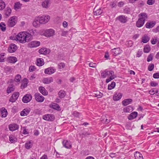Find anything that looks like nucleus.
Masks as SVG:
<instances>
[{"label": "nucleus", "mask_w": 159, "mask_h": 159, "mask_svg": "<svg viewBox=\"0 0 159 159\" xmlns=\"http://www.w3.org/2000/svg\"><path fill=\"white\" fill-rule=\"evenodd\" d=\"M26 33V31H22L19 33L16 36V40L22 43H25L26 42H30Z\"/></svg>", "instance_id": "obj_1"}, {"label": "nucleus", "mask_w": 159, "mask_h": 159, "mask_svg": "<svg viewBox=\"0 0 159 159\" xmlns=\"http://www.w3.org/2000/svg\"><path fill=\"white\" fill-rule=\"evenodd\" d=\"M38 17L39 23L42 24H44L47 23L50 18V16L48 15L39 16Z\"/></svg>", "instance_id": "obj_2"}, {"label": "nucleus", "mask_w": 159, "mask_h": 159, "mask_svg": "<svg viewBox=\"0 0 159 159\" xmlns=\"http://www.w3.org/2000/svg\"><path fill=\"white\" fill-rule=\"evenodd\" d=\"M26 32L27 36L28 39L29 41L33 39V36L36 35L37 34V32L36 30H33L30 29L28 30V32Z\"/></svg>", "instance_id": "obj_3"}, {"label": "nucleus", "mask_w": 159, "mask_h": 159, "mask_svg": "<svg viewBox=\"0 0 159 159\" xmlns=\"http://www.w3.org/2000/svg\"><path fill=\"white\" fill-rule=\"evenodd\" d=\"M43 119L48 121H52L55 120V117L53 114H48L43 115Z\"/></svg>", "instance_id": "obj_4"}, {"label": "nucleus", "mask_w": 159, "mask_h": 159, "mask_svg": "<svg viewBox=\"0 0 159 159\" xmlns=\"http://www.w3.org/2000/svg\"><path fill=\"white\" fill-rule=\"evenodd\" d=\"M32 96L30 94H27L25 95L22 99V102L25 103L29 102L32 99Z\"/></svg>", "instance_id": "obj_5"}, {"label": "nucleus", "mask_w": 159, "mask_h": 159, "mask_svg": "<svg viewBox=\"0 0 159 159\" xmlns=\"http://www.w3.org/2000/svg\"><path fill=\"white\" fill-rule=\"evenodd\" d=\"M16 16H13L10 17L8 21L7 25L9 27H12L16 24V22L15 20Z\"/></svg>", "instance_id": "obj_6"}, {"label": "nucleus", "mask_w": 159, "mask_h": 159, "mask_svg": "<svg viewBox=\"0 0 159 159\" xmlns=\"http://www.w3.org/2000/svg\"><path fill=\"white\" fill-rule=\"evenodd\" d=\"M34 96L36 100L38 102H42L44 100V97L38 93H36L34 94Z\"/></svg>", "instance_id": "obj_7"}, {"label": "nucleus", "mask_w": 159, "mask_h": 159, "mask_svg": "<svg viewBox=\"0 0 159 159\" xmlns=\"http://www.w3.org/2000/svg\"><path fill=\"white\" fill-rule=\"evenodd\" d=\"M40 42L37 41H34L29 43L28 46L30 48H33L39 46L40 45Z\"/></svg>", "instance_id": "obj_8"}, {"label": "nucleus", "mask_w": 159, "mask_h": 159, "mask_svg": "<svg viewBox=\"0 0 159 159\" xmlns=\"http://www.w3.org/2000/svg\"><path fill=\"white\" fill-rule=\"evenodd\" d=\"M55 33V31L52 29H49L45 31L44 35L47 37H50L53 36Z\"/></svg>", "instance_id": "obj_9"}, {"label": "nucleus", "mask_w": 159, "mask_h": 159, "mask_svg": "<svg viewBox=\"0 0 159 159\" xmlns=\"http://www.w3.org/2000/svg\"><path fill=\"white\" fill-rule=\"evenodd\" d=\"M19 94V93L18 92H15L10 98L9 101L12 102H15L18 98Z\"/></svg>", "instance_id": "obj_10"}, {"label": "nucleus", "mask_w": 159, "mask_h": 159, "mask_svg": "<svg viewBox=\"0 0 159 159\" xmlns=\"http://www.w3.org/2000/svg\"><path fill=\"white\" fill-rule=\"evenodd\" d=\"M56 71V69L52 67H50L45 69L44 70V73L46 74L51 75Z\"/></svg>", "instance_id": "obj_11"}, {"label": "nucleus", "mask_w": 159, "mask_h": 159, "mask_svg": "<svg viewBox=\"0 0 159 159\" xmlns=\"http://www.w3.org/2000/svg\"><path fill=\"white\" fill-rule=\"evenodd\" d=\"M139 18L143 20L145 22L146 20L148 19V14L145 12H142L138 15Z\"/></svg>", "instance_id": "obj_12"}, {"label": "nucleus", "mask_w": 159, "mask_h": 159, "mask_svg": "<svg viewBox=\"0 0 159 159\" xmlns=\"http://www.w3.org/2000/svg\"><path fill=\"white\" fill-rule=\"evenodd\" d=\"M111 72L114 71L112 70L106 69L101 73V76L103 78H105L107 76H109L110 75H111L110 74H111L110 72L111 73Z\"/></svg>", "instance_id": "obj_13"}, {"label": "nucleus", "mask_w": 159, "mask_h": 159, "mask_svg": "<svg viewBox=\"0 0 159 159\" xmlns=\"http://www.w3.org/2000/svg\"><path fill=\"white\" fill-rule=\"evenodd\" d=\"M17 49V47L15 44H11L8 48V52L10 53H12L15 52Z\"/></svg>", "instance_id": "obj_14"}, {"label": "nucleus", "mask_w": 159, "mask_h": 159, "mask_svg": "<svg viewBox=\"0 0 159 159\" xmlns=\"http://www.w3.org/2000/svg\"><path fill=\"white\" fill-rule=\"evenodd\" d=\"M116 19L118 20L120 22L123 23H125L127 21V17L123 15L118 16L116 18Z\"/></svg>", "instance_id": "obj_15"}, {"label": "nucleus", "mask_w": 159, "mask_h": 159, "mask_svg": "<svg viewBox=\"0 0 159 159\" xmlns=\"http://www.w3.org/2000/svg\"><path fill=\"white\" fill-rule=\"evenodd\" d=\"M122 94L120 93L116 92L113 96V99L114 101H118L122 98Z\"/></svg>", "instance_id": "obj_16"}, {"label": "nucleus", "mask_w": 159, "mask_h": 159, "mask_svg": "<svg viewBox=\"0 0 159 159\" xmlns=\"http://www.w3.org/2000/svg\"><path fill=\"white\" fill-rule=\"evenodd\" d=\"M31 109L30 108H26L24 109L20 112V115L21 116H24L27 115L30 112Z\"/></svg>", "instance_id": "obj_17"}, {"label": "nucleus", "mask_w": 159, "mask_h": 159, "mask_svg": "<svg viewBox=\"0 0 159 159\" xmlns=\"http://www.w3.org/2000/svg\"><path fill=\"white\" fill-rule=\"evenodd\" d=\"M156 22L155 21H151L146 23L145 25V27L148 29L153 28L156 25Z\"/></svg>", "instance_id": "obj_18"}, {"label": "nucleus", "mask_w": 159, "mask_h": 159, "mask_svg": "<svg viewBox=\"0 0 159 159\" xmlns=\"http://www.w3.org/2000/svg\"><path fill=\"white\" fill-rule=\"evenodd\" d=\"M62 144L64 147L67 149L70 148L72 147L70 142L68 140H63L62 142Z\"/></svg>", "instance_id": "obj_19"}, {"label": "nucleus", "mask_w": 159, "mask_h": 159, "mask_svg": "<svg viewBox=\"0 0 159 159\" xmlns=\"http://www.w3.org/2000/svg\"><path fill=\"white\" fill-rule=\"evenodd\" d=\"M53 80L52 77L44 78L43 80V82L45 84H49L53 81Z\"/></svg>", "instance_id": "obj_20"}, {"label": "nucleus", "mask_w": 159, "mask_h": 159, "mask_svg": "<svg viewBox=\"0 0 159 159\" xmlns=\"http://www.w3.org/2000/svg\"><path fill=\"white\" fill-rule=\"evenodd\" d=\"M39 53L43 54H46L49 53L50 52V50L47 49L46 48H42L39 50Z\"/></svg>", "instance_id": "obj_21"}, {"label": "nucleus", "mask_w": 159, "mask_h": 159, "mask_svg": "<svg viewBox=\"0 0 159 159\" xmlns=\"http://www.w3.org/2000/svg\"><path fill=\"white\" fill-rule=\"evenodd\" d=\"M19 128L18 125L15 124H12L9 125V128L10 131H14L17 129Z\"/></svg>", "instance_id": "obj_22"}, {"label": "nucleus", "mask_w": 159, "mask_h": 159, "mask_svg": "<svg viewBox=\"0 0 159 159\" xmlns=\"http://www.w3.org/2000/svg\"><path fill=\"white\" fill-rule=\"evenodd\" d=\"M39 90L43 95L46 96L48 94V92L42 86H41L39 87Z\"/></svg>", "instance_id": "obj_23"}, {"label": "nucleus", "mask_w": 159, "mask_h": 159, "mask_svg": "<svg viewBox=\"0 0 159 159\" xmlns=\"http://www.w3.org/2000/svg\"><path fill=\"white\" fill-rule=\"evenodd\" d=\"M145 22L144 21L142 20L139 18L136 22V26L139 28L142 27L143 25Z\"/></svg>", "instance_id": "obj_24"}, {"label": "nucleus", "mask_w": 159, "mask_h": 159, "mask_svg": "<svg viewBox=\"0 0 159 159\" xmlns=\"http://www.w3.org/2000/svg\"><path fill=\"white\" fill-rule=\"evenodd\" d=\"M1 114L2 117H5L7 115V110L4 107H2L0 110Z\"/></svg>", "instance_id": "obj_25"}, {"label": "nucleus", "mask_w": 159, "mask_h": 159, "mask_svg": "<svg viewBox=\"0 0 159 159\" xmlns=\"http://www.w3.org/2000/svg\"><path fill=\"white\" fill-rule=\"evenodd\" d=\"M28 83V80L26 78H24L22 82L20 88L21 89H24L27 87Z\"/></svg>", "instance_id": "obj_26"}, {"label": "nucleus", "mask_w": 159, "mask_h": 159, "mask_svg": "<svg viewBox=\"0 0 159 159\" xmlns=\"http://www.w3.org/2000/svg\"><path fill=\"white\" fill-rule=\"evenodd\" d=\"M132 101L133 100L131 99H126L122 101V104L123 106H126L130 104Z\"/></svg>", "instance_id": "obj_27"}, {"label": "nucleus", "mask_w": 159, "mask_h": 159, "mask_svg": "<svg viewBox=\"0 0 159 159\" xmlns=\"http://www.w3.org/2000/svg\"><path fill=\"white\" fill-rule=\"evenodd\" d=\"M50 4V0H45L42 3V6L43 8H48V5Z\"/></svg>", "instance_id": "obj_28"}, {"label": "nucleus", "mask_w": 159, "mask_h": 159, "mask_svg": "<svg viewBox=\"0 0 159 159\" xmlns=\"http://www.w3.org/2000/svg\"><path fill=\"white\" fill-rule=\"evenodd\" d=\"M110 73L111 74H110L111 75H110L109 76H110V77L107 78L106 80V82L107 83L109 82L116 77V76L114 75V72H111V73L110 72Z\"/></svg>", "instance_id": "obj_29"}, {"label": "nucleus", "mask_w": 159, "mask_h": 159, "mask_svg": "<svg viewBox=\"0 0 159 159\" xmlns=\"http://www.w3.org/2000/svg\"><path fill=\"white\" fill-rule=\"evenodd\" d=\"M138 115V113L136 111H134L130 114L128 116V119L129 120H132L136 118Z\"/></svg>", "instance_id": "obj_30"}, {"label": "nucleus", "mask_w": 159, "mask_h": 159, "mask_svg": "<svg viewBox=\"0 0 159 159\" xmlns=\"http://www.w3.org/2000/svg\"><path fill=\"white\" fill-rule=\"evenodd\" d=\"M112 55L114 56H116L120 53V51L119 48H116L113 49L111 50Z\"/></svg>", "instance_id": "obj_31"}, {"label": "nucleus", "mask_w": 159, "mask_h": 159, "mask_svg": "<svg viewBox=\"0 0 159 159\" xmlns=\"http://www.w3.org/2000/svg\"><path fill=\"white\" fill-rule=\"evenodd\" d=\"M36 65L37 66H43L44 64V62L43 59L39 58L37 59L36 61Z\"/></svg>", "instance_id": "obj_32"}, {"label": "nucleus", "mask_w": 159, "mask_h": 159, "mask_svg": "<svg viewBox=\"0 0 159 159\" xmlns=\"http://www.w3.org/2000/svg\"><path fill=\"white\" fill-rule=\"evenodd\" d=\"M49 107L51 108L59 110H60V107L58 104L56 103H52L49 105Z\"/></svg>", "instance_id": "obj_33"}, {"label": "nucleus", "mask_w": 159, "mask_h": 159, "mask_svg": "<svg viewBox=\"0 0 159 159\" xmlns=\"http://www.w3.org/2000/svg\"><path fill=\"white\" fill-rule=\"evenodd\" d=\"M8 61L10 63L14 64L17 61V59L15 57H11L8 58Z\"/></svg>", "instance_id": "obj_34"}, {"label": "nucleus", "mask_w": 159, "mask_h": 159, "mask_svg": "<svg viewBox=\"0 0 159 159\" xmlns=\"http://www.w3.org/2000/svg\"><path fill=\"white\" fill-rule=\"evenodd\" d=\"M150 37L147 34H144L142 38V41L144 43H147L150 40Z\"/></svg>", "instance_id": "obj_35"}, {"label": "nucleus", "mask_w": 159, "mask_h": 159, "mask_svg": "<svg viewBox=\"0 0 159 159\" xmlns=\"http://www.w3.org/2000/svg\"><path fill=\"white\" fill-rule=\"evenodd\" d=\"M94 14L95 15H99L102 13L103 10L101 8H99L97 10L96 9V8L94 9Z\"/></svg>", "instance_id": "obj_36"}, {"label": "nucleus", "mask_w": 159, "mask_h": 159, "mask_svg": "<svg viewBox=\"0 0 159 159\" xmlns=\"http://www.w3.org/2000/svg\"><path fill=\"white\" fill-rule=\"evenodd\" d=\"M133 110V107L131 106H127L123 109V111L124 112H130Z\"/></svg>", "instance_id": "obj_37"}, {"label": "nucleus", "mask_w": 159, "mask_h": 159, "mask_svg": "<svg viewBox=\"0 0 159 159\" xmlns=\"http://www.w3.org/2000/svg\"><path fill=\"white\" fill-rule=\"evenodd\" d=\"M11 10L10 7H7L4 11V14L7 17H9L11 13Z\"/></svg>", "instance_id": "obj_38"}, {"label": "nucleus", "mask_w": 159, "mask_h": 159, "mask_svg": "<svg viewBox=\"0 0 159 159\" xmlns=\"http://www.w3.org/2000/svg\"><path fill=\"white\" fill-rule=\"evenodd\" d=\"M134 155L135 159H143L142 154L139 152H135Z\"/></svg>", "instance_id": "obj_39"}, {"label": "nucleus", "mask_w": 159, "mask_h": 159, "mask_svg": "<svg viewBox=\"0 0 159 159\" xmlns=\"http://www.w3.org/2000/svg\"><path fill=\"white\" fill-rule=\"evenodd\" d=\"M9 140L11 143H14L16 141L17 139L15 135H11L9 136Z\"/></svg>", "instance_id": "obj_40"}, {"label": "nucleus", "mask_w": 159, "mask_h": 159, "mask_svg": "<svg viewBox=\"0 0 159 159\" xmlns=\"http://www.w3.org/2000/svg\"><path fill=\"white\" fill-rule=\"evenodd\" d=\"M59 97L61 98H63L66 95L65 92L63 90H60L58 93Z\"/></svg>", "instance_id": "obj_41"}, {"label": "nucleus", "mask_w": 159, "mask_h": 159, "mask_svg": "<svg viewBox=\"0 0 159 159\" xmlns=\"http://www.w3.org/2000/svg\"><path fill=\"white\" fill-rule=\"evenodd\" d=\"M21 4L19 2H17L15 4L14 8L16 10H18L21 8Z\"/></svg>", "instance_id": "obj_42"}, {"label": "nucleus", "mask_w": 159, "mask_h": 159, "mask_svg": "<svg viewBox=\"0 0 159 159\" xmlns=\"http://www.w3.org/2000/svg\"><path fill=\"white\" fill-rule=\"evenodd\" d=\"M95 97L98 98H101L102 96V93L99 91L95 92V93H94Z\"/></svg>", "instance_id": "obj_43"}, {"label": "nucleus", "mask_w": 159, "mask_h": 159, "mask_svg": "<svg viewBox=\"0 0 159 159\" xmlns=\"http://www.w3.org/2000/svg\"><path fill=\"white\" fill-rule=\"evenodd\" d=\"M39 23L38 17V16L36 17H35L34 21L33 22V25L34 27H36L38 25Z\"/></svg>", "instance_id": "obj_44"}, {"label": "nucleus", "mask_w": 159, "mask_h": 159, "mask_svg": "<svg viewBox=\"0 0 159 159\" xmlns=\"http://www.w3.org/2000/svg\"><path fill=\"white\" fill-rule=\"evenodd\" d=\"M21 76L19 74H17L15 76L14 81L16 82H20L21 79Z\"/></svg>", "instance_id": "obj_45"}, {"label": "nucleus", "mask_w": 159, "mask_h": 159, "mask_svg": "<svg viewBox=\"0 0 159 159\" xmlns=\"http://www.w3.org/2000/svg\"><path fill=\"white\" fill-rule=\"evenodd\" d=\"M116 85L115 82H112L111 84L108 86V89L109 90H111L114 88Z\"/></svg>", "instance_id": "obj_46"}, {"label": "nucleus", "mask_w": 159, "mask_h": 159, "mask_svg": "<svg viewBox=\"0 0 159 159\" xmlns=\"http://www.w3.org/2000/svg\"><path fill=\"white\" fill-rule=\"evenodd\" d=\"M117 2L116 1H112L110 2L109 6L112 8H116L117 6Z\"/></svg>", "instance_id": "obj_47"}, {"label": "nucleus", "mask_w": 159, "mask_h": 159, "mask_svg": "<svg viewBox=\"0 0 159 159\" xmlns=\"http://www.w3.org/2000/svg\"><path fill=\"white\" fill-rule=\"evenodd\" d=\"M144 52L145 53H148L150 50V47L149 45H146L144 47L143 49Z\"/></svg>", "instance_id": "obj_48"}, {"label": "nucleus", "mask_w": 159, "mask_h": 159, "mask_svg": "<svg viewBox=\"0 0 159 159\" xmlns=\"http://www.w3.org/2000/svg\"><path fill=\"white\" fill-rule=\"evenodd\" d=\"M0 27L2 31H5L6 30V25L3 22H1L0 23Z\"/></svg>", "instance_id": "obj_49"}, {"label": "nucleus", "mask_w": 159, "mask_h": 159, "mask_svg": "<svg viewBox=\"0 0 159 159\" xmlns=\"http://www.w3.org/2000/svg\"><path fill=\"white\" fill-rule=\"evenodd\" d=\"M25 147L26 149H30L32 147V143L31 142L29 141V142H27L25 143Z\"/></svg>", "instance_id": "obj_50"}, {"label": "nucleus", "mask_w": 159, "mask_h": 159, "mask_svg": "<svg viewBox=\"0 0 159 159\" xmlns=\"http://www.w3.org/2000/svg\"><path fill=\"white\" fill-rule=\"evenodd\" d=\"M157 41V37H152L151 40V42L152 44H155Z\"/></svg>", "instance_id": "obj_51"}, {"label": "nucleus", "mask_w": 159, "mask_h": 159, "mask_svg": "<svg viewBox=\"0 0 159 159\" xmlns=\"http://www.w3.org/2000/svg\"><path fill=\"white\" fill-rule=\"evenodd\" d=\"M14 88L13 87L9 86V87H8L7 88V93L8 94L10 93H11V92H12L13 91H14Z\"/></svg>", "instance_id": "obj_52"}, {"label": "nucleus", "mask_w": 159, "mask_h": 159, "mask_svg": "<svg viewBox=\"0 0 159 159\" xmlns=\"http://www.w3.org/2000/svg\"><path fill=\"white\" fill-rule=\"evenodd\" d=\"M154 64L153 63H151L148 66V70L149 71H152L154 69Z\"/></svg>", "instance_id": "obj_53"}, {"label": "nucleus", "mask_w": 159, "mask_h": 159, "mask_svg": "<svg viewBox=\"0 0 159 159\" xmlns=\"http://www.w3.org/2000/svg\"><path fill=\"white\" fill-rule=\"evenodd\" d=\"M90 134L88 133V132L84 131L83 132L82 134H80V135L83 138L87 136Z\"/></svg>", "instance_id": "obj_54"}, {"label": "nucleus", "mask_w": 159, "mask_h": 159, "mask_svg": "<svg viewBox=\"0 0 159 159\" xmlns=\"http://www.w3.org/2000/svg\"><path fill=\"white\" fill-rule=\"evenodd\" d=\"M5 53H2L0 54V62H3L4 61Z\"/></svg>", "instance_id": "obj_55"}, {"label": "nucleus", "mask_w": 159, "mask_h": 159, "mask_svg": "<svg viewBox=\"0 0 159 159\" xmlns=\"http://www.w3.org/2000/svg\"><path fill=\"white\" fill-rule=\"evenodd\" d=\"M153 55L152 54H149L147 58V61L148 62H150L152 61L153 58Z\"/></svg>", "instance_id": "obj_56"}, {"label": "nucleus", "mask_w": 159, "mask_h": 159, "mask_svg": "<svg viewBox=\"0 0 159 159\" xmlns=\"http://www.w3.org/2000/svg\"><path fill=\"white\" fill-rule=\"evenodd\" d=\"M72 115L75 117H79L80 116V114L79 112L77 111H74L72 112Z\"/></svg>", "instance_id": "obj_57"}, {"label": "nucleus", "mask_w": 159, "mask_h": 159, "mask_svg": "<svg viewBox=\"0 0 159 159\" xmlns=\"http://www.w3.org/2000/svg\"><path fill=\"white\" fill-rule=\"evenodd\" d=\"M34 113L35 114L41 115L42 111L41 110L39 109H35L34 111Z\"/></svg>", "instance_id": "obj_58"}, {"label": "nucleus", "mask_w": 159, "mask_h": 159, "mask_svg": "<svg viewBox=\"0 0 159 159\" xmlns=\"http://www.w3.org/2000/svg\"><path fill=\"white\" fill-rule=\"evenodd\" d=\"M5 7V4L3 1H2L0 3V10L4 9Z\"/></svg>", "instance_id": "obj_59"}, {"label": "nucleus", "mask_w": 159, "mask_h": 159, "mask_svg": "<svg viewBox=\"0 0 159 159\" xmlns=\"http://www.w3.org/2000/svg\"><path fill=\"white\" fill-rule=\"evenodd\" d=\"M36 68L34 66H30L29 68V71L31 72L34 71Z\"/></svg>", "instance_id": "obj_60"}, {"label": "nucleus", "mask_w": 159, "mask_h": 159, "mask_svg": "<svg viewBox=\"0 0 159 159\" xmlns=\"http://www.w3.org/2000/svg\"><path fill=\"white\" fill-rule=\"evenodd\" d=\"M130 11V9L129 7H126L124 10V12L125 13L129 14Z\"/></svg>", "instance_id": "obj_61"}, {"label": "nucleus", "mask_w": 159, "mask_h": 159, "mask_svg": "<svg viewBox=\"0 0 159 159\" xmlns=\"http://www.w3.org/2000/svg\"><path fill=\"white\" fill-rule=\"evenodd\" d=\"M155 0H148L147 3L149 5H152L155 2Z\"/></svg>", "instance_id": "obj_62"}, {"label": "nucleus", "mask_w": 159, "mask_h": 159, "mask_svg": "<svg viewBox=\"0 0 159 159\" xmlns=\"http://www.w3.org/2000/svg\"><path fill=\"white\" fill-rule=\"evenodd\" d=\"M150 85L152 87H155L158 85V83L155 82L151 81L150 83Z\"/></svg>", "instance_id": "obj_63"}, {"label": "nucleus", "mask_w": 159, "mask_h": 159, "mask_svg": "<svg viewBox=\"0 0 159 159\" xmlns=\"http://www.w3.org/2000/svg\"><path fill=\"white\" fill-rule=\"evenodd\" d=\"M153 77L155 79L159 78V73H157L153 74Z\"/></svg>", "instance_id": "obj_64"}]
</instances>
